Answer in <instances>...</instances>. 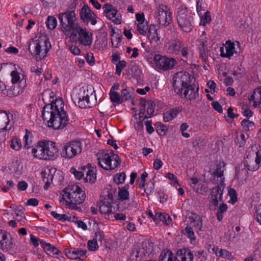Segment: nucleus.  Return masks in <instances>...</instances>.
Here are the masks:
<instances>
[{"label":"nucleus","mask_w":261,"mask_h":261,"mask_svg":"<svg viewBox=\"0 0 261 261\" xmlns=\"http://www.w3.org/2000/svg\"><path fill=\"white\" fill-rule=\"evenodd\" d=\"M199 43V55L200 57L204 61H206L208 58V51L206 46V41L203 39H200L198 41Z\"/></svg>","instance_id":"473e14b6"},{"label":"nucleus","mask_w":261,"mask_h":261,"mask_svg":"<svg viewBox=\"0 0 261 261\" xmlns=\"http://www.w3.org/2000/svg\"><path fill=\"white\" fill-rule=\"evenodd\" d=\"M96 156L99 166L106 170H113L120 165L119 156L112 151L102 150Z\"/></svg>","instance_id":"423d86ee"},{"label":"nucleus","mask_w":261,"mask_h":261,"mask_svg":"<svg viewBox=\"0 0 261 261\" xmlns=\"http://www.w3.org/2000/svg\"><path fill=\"white\" fill-rule=\"evenodd\" d=\"M154 190V183L149 181L146 184V188L144 189V192L147 195H149L153 192Z\"/></svg>","instance_id":"e2e57ef3"},{"label":"nucleus","mask_w":261,"mask_h":261,"mask_svg":"<svg viewBox=\"0 0 261 261\" xmlns=\"http://www.w3.org/2000/svg\"><path fill=\"white\" fill-rule=\"evenodd\" d=\"M186 89L184 92L185 97L189 100L195 99L198 96V91L199 87L195 85H189L185 88Z\"/></svg>","instance_id":"bb28decb"},{"label":"nucleus","mask_w":261,"mask_h":261,"mask_svg":"<svg viewBox=\"0 0 261 261\" xmlns=\"http://www.w3.org/2000/svg\"><path fill=\"white\" fill-rule=\"evenodd\" d=\"M126 178V175L124 172L117 173L114 177V182L117 185H120L123 183Z\"/></svg>","instance_id":"37998d69"},{"label":"nucleus","mask_w":261,"mask_h":261,"mask_svg":"<svg viewBox=\"0 0 261 261\" xmlns=\"http://www.w3.org/2000/svg\"><path fill=\"white\" fill-rule=\"evenodd\" d=\"M228 194L230 197V200L233 204L237 201V196L236 191L233 189H229L228 190Z\"/></svg>","instance_id":"69168bd1"},{"label":"nucleus","mask_w":261,"mask_h":261,"mask_svg":"<svg viewBox=\"0 0 261 261\" xmlns=\"http://www.w3.org/2000/svg\"><path fill=\"white\" fill-rule=\"evenodd\" d=\"M148 34V38L151 43L157 45L161 43L160 38L158 36L157 30L154 25H150Z\"/></svg>","instance_id":"c756f323"},{"label":"nucleus","mask_w":261,"mask_h":261,"mask_svg":"<svg viewBox=\"0 0 261 261\" xmlns=\"http://www.w3.org/2000/svg\"><path fill=\"white\" fill-rule=\"evenodd\" d=\"M188 218L190 221V224L195 228L196 230H202V220L201 216L192 213Z\"/></svg>","instance_id":"a878e982"},{"label":"nucleus","mask_w":261,"mask_h":261,"mask_svg":"<svg viewBox=\"0 0 261 261\" xmlns=\"http://www.w3.org/2000/svg\"><path fill=\"white\" fill-rule=\"evenodd\" d=\"M64 102L61 99H56L54 102L45 105L42 111V117L46 121L47 126L54 129L64 128L69 123L66 112L63 109Z\"/></svg>","instance_id":"f03ea898"},{"label":"nucleus","mask_w":261,"mask_h":261,"mask_svg":"<svg viewBox=\"0 0 261 261\" xmlns=\"http://www.w3.org/2000/svg\"><path fill=\"white\" fill-rule=\"evenodd\" d=\"M244 164L247 167L240 170H237L236 176L238 178H241L242 174L247 175V171H256L261 165V149L256 151H252L248 153L246 159L244 161Z\"/></svg>","instance_id":"39448f33"},{"label":"nucleus","mask_w":261,"mask_h":261,"mask_svg":"<svg viewBox=\"0 0 261 261\" xmlns=\"http://www.w3.org/2000/svg\"><path fill=\"white\" fill-rule=\"evenodd\" d=\"M45 152V160H53L58 156V150L55 143L49 141H43Z\"/></svg>","instance_id":"f3484780"},{"label":"nucleus","mask_w":261,"mask_h":261,"mask_svg":"<svg viewBox=\"0 0 261 261\" xmlns=\"http://www.w3.org/2000/svg\"><path fill=\"white\" fill-rule=\"evenodd\" d=\"M225 50L226 53H223V47L221 48V56L230 58L234 53H237L234 49V45L233 43H231L230 41L226 42Z\"/></svg>","instance_id":"7c9ffc66"},{"label":"nucleus","mask_w":261,"mask_h":261,"mask_svg":"<svg viewBox=\"0 0 261 261\" xmlns=\"http://www.w3.org/2000/svg\"><path fill=\"white\" fill-rule=\"evenodd\" d=\"M227 206L225 203H221L219 207L217 213V218L219 221H221L223 218L222 214L227 211Z\"/></svg>","instance_id":"ea45409f"},{"label":"nucleus","mask_w":261,"mask_h":261,"mask_svg":"<svg viewBox=\"0 0 261 261\" xmlns=\"http://www.w3.org/2000/svg\"><path fill=\"white\" fill-rule=\"evenodd\" d=\"M242 109L243 115L246 117H251L252 116L253 113L248 108L247 105H243Z\"/></svg>","instance_id":"052dcab7"},{"label":"nucleus","mask_w":261,"mask_h":261,"mask_svg":"<svg viewBox=\"0 0 261 261\" xmlns=\"http://www.w3.org/2000/svg\"><path fill=\"white\" fill-rule=\"evenodd\" d=\"M126 63L124 60L119 61L116 66V73L120 75L121 71L126 66Z\"/></svg>","instance_id":"4d7b16f0"},{"label":"nucleus","mask_w":261,"mask_h":261,"mask_svg":"<svg viewBox=\"0 0 261 261\" xmlns=\"http://www.w3.org/2000/svg\"><path fill=\"white\" fill-rule=\"evenodd\" d=\"M232 74L234 76L235 79L238 80L242 77L243 75L244 74V69L243 68L238 66L233 70Z\"/></svg>","instance_id":"3c124183"},{"label":"nucleus","mask_w":261,"mask_h":261,"mask_svg":"<svg viewBox=\"0 0 261 261\" xmlns=\"http://www.w3.org/2000/svg\"><path fill=\"white\" fill-rule=\"evenodd\" d=\"M185 235H187L188 238L191 240H195V237L192 227L190 226H187L186 228L182 231Z\"/></svg>","instance_id":"09e8293b"},{"label":"nucleus","mask_w":261,"mask_h":261,"mask_svg":"<svg viewBox=\"0 0 261 261\" xmlns=\"http://www.w3.org/2000/svg\"><path fill=\"white\" fill-rule=\"evenodd\" d=\"M181 109L180 108H176L172 109L164 113L163 118L165 122H169L175 118L177 114L181 112Z\"/></svg>","instance_id":"2f4dec72"},{"label":"nucleus","mask_w":261,"mask_h":261,"mask_svg":"<svg viewBox=\"0 0 261 261\" xmlns=\"http://www.w3.org/2000/svg\"><path fill=\"white\" fill-rule=\"evenodd\" d=\"M147 29L148 23L147 21L139 22L138 24V31L140 34L145 35L146 33V31Z\"/></svg>","instance_id":"a18cd8bd"},{"label":"nucleus","mask_w":261,"mask_h":261,"mask_svg":"<svg viewBox=\"0 0 261 261\" xmlns=\"http://www.w3.org/2000/svg\"><path fill=\"white\" fill-rule=\"evenodd\" d=\"M88 247L90 250L95 251L97 249L98 246L97 242L94 239L90 240L88 242Z\"/></svg>","instance_id":"680f3d73"},{"label":"nucleus","mask_w":261,"mask_h":261,"mask_svg":"<svg viewBox=\"0 0 261 261\" xmlns=\"http://www.w3.org/2000/svg\"><path fill=\"white\" fill-rule=\"evenodd\" d=\"M176 254L178 261H193V255L190 250L180 249Z\"/></svg>","instance_id":"cd10ccee"},{"label":"nucleus","mask_w":261,"mask_h":261,"mask_svg":"<svg viewBox=\"0 0 261 261\" xmlns=\"http://www.w3.org/2000/svg\"><path fill=\"white\" fill-rule=\"evenodd\" d=\"M95 97V94H93V91H89L88 89L82 88L80 92L75 95L74 98L75 100L77 101L79 107L82 109L89 108L92 107V103L91 100H93Z\"/></svg>","instance_id":"f8f14e48"},{"label":"nucleus","mask_w":261,"mask_h":261,"mask_svg":"<svg viewBox=\"0 0 261 261\" xmlns=\"http://www.w3.org/2000/svg\"><path fill=\"white\" fill-rule=\"evenodd\" d=\"M106 199L102 200L99 203V210L102 214H109L112 211L111 202L106 201Z\"/></svg>","instance_id":"c9c22d12"},{"label":"nucleus","mask_w":261,"mask_h":261,"mask_svg":"<svg viewBox=\"0 0 261 261\" xmlns=\"http://www.w3.org/2000/svg\"><path fill=\"white\" fill-rule=\"evenodd\" d=\"M201 19L200 24L202 25H205L206 24L210 23L211 21V16L210 12L208 11H206L204 14H202L199 16Z\"/></svg>","instance_id":"58836bf2"},{"label":"nucleus","mask_w":261,"mask_h":261,"mask_svg":"<svg viewBox=\"0 0 261 261\" xmlns=\"http://www.w3.org/2000/svg\"><path fill=\"white\" fill-rule=\"evenodd\" d=\"M156 129L157 133L159 135L162 136L165 134L167 130V127L165 125L163 124H160L156 126Z\"/></svg>","instance_id":"338daca9"},{"label":"nucleus","mask_w":261,"mask_h":261,"mask_svg":"<svg viewBox=\"0 0 261 261\" xmlns=\"http://www.w3.org/2000/svg\"><path fill=\"white\" fill-rule=\"evenodd\" d=\"M0 130L7 131L11 129L13 122H11L13 118V115L11 113H7L6 111H0Z\"/></svg>","instance_id":"a211bd4d"},{"label":"nucleus","mask_w":261,"mask_h":261,"mask_svg":"<svg viewBox=\"0 0 261 261\" xmlns=\"http://www.w3.org/2000/svg\"><path fill=\"white\" fill-rule=\"evenodd\" d=\"M82 151L81 143L80 142L74 141L64 144L61 151V155L62 158L67 159H71Z\"/></svg>","instance_id":"9d476101"},{"label":"nucleus","mask_w":261,"mask_h":261,"mask_svg":"<svg viewBox=\"0 0 261 261\" xmlns=\"http://www.w3.org/2000/svg\"><path fill=\"white\" fill-rule=\"evenodd\" d=\"M118 198L122 201L128 200L129 199V192L127 190L120 189L118 188Z\"/></svg>","instance_id":"49530a36"},{"label":"nucleus","mask_w":261,"mask_h":261,"mask_svg":"<svg viewBox=\"0 0 261 261\" xmlns=\"http://www.w3.org/2000/svg\"><path fill=\"white\" fill-rule=\"evenodd\" d=\"M261 100V87H257L249 97V101Z\"/></svg>","instance_id":"4c0bfd02"},{"label":"nucleus","mask_w":261,"mask_h":261,"mask_svg":"<svg viewBox=\"0 0 261 261\" xmlns=\"http://www.w3.org/2000/svg\"><path fill=\"white\" fill-rule=\"evenodd\" d=\"M51 47V44L46 37H39L31 43L28 47L29 52L37 61L43 59Z\"/></svg>","instance_id":"20e7f679"},{"label":"nucleus","mask_w":261,"mask_h":261,"mask_svg":"<svg viewBox=\"0 0 261 261\" xmlns=\"http://www.w3.org/2000/svg\"><path fill=\"white\" fill-rule=\"evenodd\" d=\"M62 199L69 208L81 210L77 204L82 203L85 199V195L81 188L77 185H68L63 191Z\"/></svg>","instance_id":"7ed1b4c3"},{"label":"nucleus","mask_w":261,"mask_h":261,"mask_svg":"<svg viewBox=\"0 0 261 261\" xmlns=\"http://www.w3.org/2000/svg\"><path fill=\"white\" fill-rule=\"evenodd\" d=\"M46 24L49 29L54 30L57 27V20L53 16H48L46 21Z\"/></svg>","instance_id":"a19ab883"},{"label":"nucleus","mask_w":261,"mask_h":261,"mask_svg":"<svg viewBox=\"0 0 261 261\" xmlns=\"http://www.w3.org/2000/svg\"><path fill=\"white\" fill-rule=\"evenodd\" d=\"M225 164L224 162H220L216 165L214 172L211 174L210 179L214 184L223 185L224 177L223 173Z\"/></svg>","instance_id":"2eb2a0df"},{"label":"nucleus","mask_w":261,"mask_h":261,"mask_svg":"<svg viewBox=\"0 0 261 261\" xmlns=\"http://www.w3.org/2000/svg\"><path fill=\"white\" fill-rule=\"evenodd\" d=\"M153 61L156 66L159 69L163 70L171 69L174 67L176 62L173 58H167L160 55H155L153 58Z\"/></svg>","instance_id":"ddd939ff"},{"label":"nucleus","mask_w":261,"mask_h":261,"mask_svg":"<svg viewBox=\"0 0 261 261\" xmlns=\"http://www.w3.org/2000/svg\"><path fill=\"white\" fill-rule=\"evenodd\" d=\"M61 31L65 36L73 39L79 34V40L84 45L92 43V35L86 29L82 28L76 22L75 14L73 11L60 13L58 15Z\"/></svg>","instance_id":"f257e3e1"},{"label":"nucleus","mask_w":261,"mask_h":261,"mask_svg":"<svg viewBox=\"0 0 261 261\" xmlns=\"http://www.w3.org/2000/svg\"><path fill=\"white\" fill-rule=\"evenodd\" d=\"M213 251L215 252V254L217 256L221 257L222 258H224L225 259H227L229 260H232L234 259V257L233 255L229 252L228 251L224 249H219L217 247L214 248L213 249Z\"/></svg>","instance_id":"72a5a7b5"},{"label":"nucleus","mask_w":261,"mask_h":261,"mask_svg":"<svg viewBox=\"0 0 261 261\" xmlns=\"http://www.w3.org/2000/svg\"><path fill=\"white\" fill-rule=\"evenodd\" d=\"M139 115H142L146 118H148L153 115L155 103L151 100H145L144 99L140 100Z\"/></svg>","instance_id":"4468645a"},{"label":"nucleus","mask_w":261,"mask_h":261,"mask_svg":"<svg viewBox=\"0 0 261 261\" xmlns=\"http://www.w3.org/2000/svg\"><path fill=\"white\" fill-rule=\"evenodd\" d=\"M146 245L135 246L132 250L130 257L132 261H140L141 258L148 252Z\"/></svg>","instance_id":"aec40b11"},{"label":"nucleus","mask_w":261,"mask_h":261,"mask_svg":"<svg viewBox=\"0 0 261 261\" xmlns=\"http://www.w3.org/2000/svg\"><path fill=\"white\" fill-rule=\"evenodd\" d=\"M23 140L24 141V148L26 149L30 148L32 144L31 134L28 130H26L25 135L23 137Z\"/></svg>","instance_id":"de8ad7c7"},{"label":"nucleus","mask_w":261,"mask_h":261,"mask_svg":"<svg viewBox=\"0 0 261 261\" xmlns=\"http://www.w3.org/2000/svg\"><path fill=\"white\" fill-rule=\"evenodd\" d=\"M224 188L223 185L218 184L217 186L212 189L211 193L210 203L214 207L217 206L219 202L222 201V195Z\"/></svg>","instance_id":"6ab92c4d"},{"label":"nucleus","mask_w":261,"mask_h":261,"mask_svg":"<svg viewBox=\"0 0 261 261\" xmlns=\"http://www.w3.org/2000/svg\"><path fill=\"white\" fill-rule=\"evenodd\" d=\"M14 212L16 214V216L17 217H19V219H17V220L20 221L21 220L22 218H24V214L23 212V208L21 206H16L14 209Z\"/></svg>","instance_id":"6e6d98bb"},{"label":"nucleus","mask_w":261,"mask_h":261,"mask_svg":"<svg viewBox=\"0 0 261 261\" xmlns=\"http://www.w3.org/2000/svg\"><path fill=\"white\" fill-rule=\"evenodd\" d=\"M47 175L49 176H50V180L51 181H52L54 178L58 179L59 182H60V184H61L64 180V177L59 172L57 173L56 174H54V175H50L49 173H48Z\"/></svg>","instance_id":"0e129e2a"},{"label":"nucleus","mask_w":261,"mask_h":261,"mask_svg":"<svg viewBox=\"0 0 261 261\" xmlns=\"http://www.w3.org/2000/svg\"><path fill=\"white\" fill-rule=\"evenodd\" d=\"M156 217L159 218V220L162 221L166 225H169L171 222V218L167 214L160 213V215L156 216Z\"/></svg>","instance_id":"603ef678"},{"label":"nucleus","mask_w":261,"mask_h":261,"mask_svg":"<svg viewBox=\"0 0 261 261\" xmlns=\"http://www.w3.org/2000/svg\"><path fill=\"white\" fill-rule=\"evenodd\" d=\"M182 47V43L178 40L168 41L165 45L166 51L169 54L178 55Z\"/></svg>","instance_id":"4be33fe9"},{"label":"nucleus","mask_w":261,"mask_h":261,"mask_svg":"<svg viewBox=\"0 0 261 261\" xmlns=\"http://www.w3.org/2000/svg\"><path fill=\"white\" fill-rule=\"evenodd\" d=\"M122 35L117 34H113L111 38L112 45L113 47L116 48L121 42Z\"/></svg>","instance_id":"8fccbe9b"},{"label":"nucleus","mask_w":261,"mask_h":261,"mask_svg":"<svg viewBox=\"0 0 261 261\" xmlns=\"http://www.w3.org/2000/svg\"><path fill=\"white\" fill-rule=\"evenodd\" d=\"M176 19L179 28L185 32H190L193 28V17L186 8L182 6L178 8Z\"/></svg>","instance_id":"0eeeda50"},{"label":"nucleus","mask_w":261,"mask_h":261,"mask_svg":"<svg viewBox=\"0 0 261 261\" xmlns=\"http://www.w3.org/2000/svg\"><path fill=\"white\" fill-rule=\"evenodd\" d=\"M39 242L41 247L47 252V253L50 254V252L53 246L49 243H47L43 240L40 241Z\"/></svg>","instance_id":"bf43d9fd"},{"label":"nucleus","mask_w":261,"mask_h":261,"mask_svg":"<svg viewBox=\"0 0 261 261\" xmlns=\"http://www.w3.org/2000/svg\"><path fill=\"white\" fill-rule=\"evenodd\" d=\"M12 85L8 89L7 94L10 96H15L22 93L26 85V80H20V77L16 71H12L11 73Z\"/></svg>","instance_id":"6e6552de"},{"label":"nucleus","mask_w":261,"mask_h":261,"mask_svg":"<svg viewBox=\"0 0 261 261\" xmlns=\"http://www.w3.org/2000/svg\"><path fill=\"white\" fill-rule=\"evenodd\" d=\"M176 259L173 253L168 250L162 251L159 257V261H176Z\"/></svg>","instance_id":"f704fd0d"},{"label":"nucleus","mask_w":261,"mask_h":261,"mask_svg":"<svg viewBox=\"0 0 261 261\" xmlns=\"http://www.w3.org/2000/svg\"><path fill=\"white\" fill-rule=\"evenodd\" d=\"M254 123L252 121H250L248 119H244L242 122V125L245 130L248 131L249 128L254 126Z\"/></svg>","instance_id":"13d9d810"},{"label":"nucleus","mask_w":261,"mask_h":261,"mask_svg":"<svg viewBox=\"0 0 261 261\" xmlns=\"http://www.w3.org/2000/svg\"><path fill=\"white\" fill-rule=\"evenodd\" d=\"M103 238L104 233L103 231H101L100 230H98L97 231L95 232V237L93 239L95 240L96 242H97V241L101 242Z\"/></svg>","instance_id":"774afa93"},{"label":"nucleus","mask_w":261,"mask_h":261,"mask_svg":"<svg viewBox=\"0 0 261 261\" xmlns=\"http://www.w3.org/2000/svg\"><path fill=\"white\" fill-rule=\"evenodd\" d=\"M132 92L128 89H124L121 91V99L122 102L123 100H127L132 97Z\"/></svg>","instance_id":"5fc2aeb1"},{"label":"nucleus","mask_w":261,"mask_h":261,"mask_svg":"<svg viewBox=\"0 0 261 261\" xmlns=\"http://www.w3.org/2000/svg\"><path fill=\"white\" fill-rule=\"evenodd\" d=\"M109 94L110 99L112 102L117 103H121L122 102L121 96H120L119 93L115 91H110Z\"/></svg>","instance_id":"c03bdc74"},{"label":"nucleus","mask_w":261,"mask_h":261,"mask_svg":"<svg viewBox=\"0 0 261 261\" xmlns=\"http://www.w3.org/2000/svg\"><path fill=\"white\" fill-rule=\"evenodd\" d=\"M66 256L71 259H81L86 256V250H78L74 248L66 249L65 250Z\"/></svg>","instance_id":"393cba45"},{"label":"nucleus","mask_w":261,"mask_h":261,"mask_svg":"<svg viewBox=\"0 0 261 261\" xmlns=\"http://www.w3.org/2000/svg\"><path fill=\"white\" fill-rule=\"evenodd\" d=\"M50 215L56 219L61 221H72V218L71 217H68V215L66 214H58L57 212L55 211H52L50 213Z\"/></svg>","instance_id":"e433bc0d"},{"label":"nucleus","mask_w":261,"mask_h":261,"mask_svg":"<svg viewBox=\"0 0 261 261\" xmlns=\"http://www.w3.org/2000/svg\"><path fill=\"white\" fill-rule=\"evenodd\" d=\"M80 17L83 22L88 23L89 22L93 25L96 24L97 21L96 15L87 5H84L80 12Z\"/></svg>","instance_id":"dca6fc26"},{"label":"nucleus","mask_w":261,"mask_h":261,"mask_svg":"<svg viewBox=\"0 0 261 261\" xmlns=\"http://www.w3.org/2000/svg\"><path fill=\"white\" fill-rule=\"evenodd\" d=\"M155 17L162 26L167 27L172 22V14L169 8L165 5H160L156 8Z\"/></svg>","instance_id":"9b49d317"},{"label":"nucleus","mask_w":261,"mask_h":261,"mask_svg":"<svg viewBox=\"0 0 261 261\" xmlns=\"http://www.w3.org/2000/svg\"><path fill=\"white\" fill-rule=\"evenodd\" d=\"M10 147L15 150H19L22 147L20 140L17 137H14L11 141Z\"/></svg>","instance_id":"79ce46f5"},{"label":"nucleus","mask_w":261,"mask_h":261,"mask_svg":"<svg viewBox=\"0 0 261 261\" xmlns=\"http://www.w3.org/2000/svg\"><path fill=\"white\" fill-rule=\"evenodd\" d=\"M104 15L109 19L116 23H120V19L118 18L119 14L117 10L111 5L106 4L103 7Z\"/></svg>","instance_id":"412c9836"},{"label":"nucleus","mask_w":261,"mask_h":261,"mask_svg":"<svg viewBox=\"0 0 261 261\" xmlns=\"http://www.w3.org/2000/svg\"><path fill=\"white\" fill-rule=\"evenodd\" d=\"M43 145V141L38 142L36 145L32 146L31 152L34 158L45 160V152Z\"/></svg>","instance_id":"b1692460"},{"label":"nucleus","mask_w":261,"mask_h":261,"mask_svg":"<svg viewBox=\"0 0 261 261\" xmlns=\"http://www.w3.org/2000/svg\"><path fill=\"white\" fill-rule=\"evenodd\" d=\"M191 76L186 71L177 72L173 77V86L177 94H181L184 88L191 85Z\"/></svg>","instance_id":"1a4fd4ad"},{"label":"nucleus","mask_w":261,"mask_h":261,"mask_svg":"<svg viewBox=\"0 0 261 261\" xmlns=\"http://www.w3.org/2000/svg\"><path fill=\"white\" fill-rule=\"evenodd\" d=\"M83 170L86 175L85 178V181L91 184L94 183L96 178L95 168L92 167L91 165H90V166L88 165L87 167H84Z\"/></svg>","instance_id":"c85d7f7f"},{"label":"nucleus","mask_w":261,"mask_h":261,"mask_svg":"<svg viewBox=\"0 0 261 261\" xmlns=\"http://www.w3.org/2000/svg\"><path fill=\"white\" fill-rule=\"evenodd\" d=\"M148 174L146 172L142 173L140 177L138 179V186L140 189H142L145 187V182L146 178L147 177Z\"/></svg>","instance_id":"864d4df0"},{"label":"nucleus","mask_w":261,"mask_h":261,"mask_svg":"<svg viewBox=\"0 0 261 261\" xmlns=\"http://www.w3.org/2000/svg\"><path fill=\"white\" fill-rule=\"evenodd\" d=\"M13 240L10 233L4 231L0 240V248L3 251H8L13 248Z\"/></svg>","instance_id":"5701e85b"}]
</instances>
